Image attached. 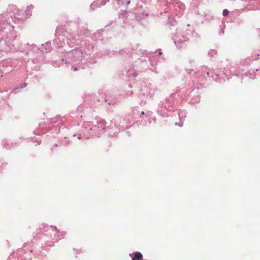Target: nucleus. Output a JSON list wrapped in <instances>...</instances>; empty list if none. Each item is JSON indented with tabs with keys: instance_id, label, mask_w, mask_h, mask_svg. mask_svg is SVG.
Segmentation results:
<instances>
[{
	"instance_id": "1",
	"label": "nucleus",
	"mask_w": 260,
	"mask_h": 260,
	"mask_svg": "<svg viewBox=\"0 0 260 260\" xmlns=\"http://www.w3.org/2000/svg\"><path fill=\"white\" fill-rule=\"evenodd\" d=\"M12 21L11 16L6 14L0 15V31L6 37L8 41H14L17 36L14 26L11 24Z\"/></svg>"
},
{
	"instance_id": "2",
	"label": "nucleus",
	"mask_w": 260,
	"mask_h": 260,
	"mask_svg": "<svg viewBox=\"0 0 260 260\" xmlns=\"http://www.w3.org/2000/svg\"><path fill=\"white\" fill-rule=\"evenodd\" d=\"M175 96V94H171L169 98L160 102L156 109L159 115L162 117H167L169 116V112L174 110L173 106Z\"/></svg>"
},
{
	"instance_id": "3",
	"label": "nucleus",
	"mask_w": 260,
	"mask_h": 260,
	"mask_svg": "<svg viewBox=\"0 0 260 260\" xmlns=\"http://www.w3.org/2000/svg\"><path fill=\"white\" fill-rule=\"evenodd\" d=\"M106 122L104 120H99L96 121V124L94 125L92 127L91 126L89 122H87L82 126V134H80L78 137L79 139L84 138V139H88L90 138V135L91 133L95 131L96 128H101L102 130L107 128L106 126Z\"/></svg>"
},
{
	"instance_id": "4",
	"label": "nucleus",
	"mask_w": 260,
	"mask_h": 260,
	"mask_svg": "<svg viewBox=\"0 0 260 260\" xmlns=\"http://www.w3.org/2000/svg\"><path fill=\"white\" fill-rule=\"evenodd\" d=\"M63 27L61 26H57L56 28L55 35L57 38L54 40V43L59 48L63 47V44H65V39L62 38V37H66L67 40L70 39L69 38L70 35L67 31H63Z\"/></svg>"
},
{
	"instance_id": "5",
	"label": "nucleus",
	"mask_w": 260,
	"mask_h": 260,
	"mask_svg": "<svg viewBox=\"0 0 260 260\" xmlns=\"http://www.w3.org/2000/svg\"><path fill=\"white\" fill-rule=\"evenodd\" d=\"M66 58H71V60L76 63H79L82 60V52L79 48H75L68 52Z\"/></svg>"
},
{
	"instance_id": "6",
	"label": "nucleus",
	"mask_w": 260,
	"mask_h": 260,
	"mask_svg": "<svg viewBox=\"0 0 260 260\" xmlns=\"http://www.w3.org/2000/svg\"><path fill=\"white\" fill-rule=\"evenodd\" d=\"M182 32L181 29H177V32L173 38L174 42L178 48H180L182 43L188 40V37Z\"/></svg>"
},
{
	"instance_id": "7",
	"label": "nucleus",
	"mask_w": 260,
	"mask_h": 260,
	"mask_svg": "<svg viewBox=\"0 0 260 260\" xmlns=\"http://www.w3.org/2000/svg\"><path fill=\"white\" fill-rule=\"evenodd\" d=\"M12 41H8V39H0V52H8L14 48Z\"/></svg>"
},
{
	"instance_id": "8",
	"label": "nucleus",
	"mask_w": 260,
	"mask_h": 260,
	"mask_svg": "<svg viewBox=\"0 0 260 260\" xmlns=\"http://www.w3.org/2000/svg\"><path fill=\"white\" fill-rule=\"evenodd\" d=\"M50 228L52 229V231L55 232L54 236L55 237L56 236L59 237L58 238L55 239L56 242H57L58 240H60L61 238H63V236L66 234V232H60L56 226L51 225L50 226Z\"/></svg>"
},
{
	"instance_id": "9",
	"label": "nucleus",
	"mask_w": 260,
	"mask_h": 260,
	"mask_svg": "<svg viewBox=\"0 0 260 260\" xmlns=\"http://www.w3.org/2000/svg\"><path fill=\"white\" fill-rule=\"evenodd\" d=\"M136 9L137 11L136 16V18L137 19H144L145 17H146L148 15V13L146 10H143L142 12H139L138 10V6L136 7Z\"/></svg>"
},
{
	"instance_id": "10",
	"label": "nucleus",
	"mask_w": 260,
	"mask_h": 260,
	"mask_svg": "<svg viewBox=\"0 0 260 260\" xmlns=\"http://www.w3.org/2000/svg\"><path fill=\"white\" fill-rule=\"evenodd\" d=\"M131 0H118L117 4L127 8V6L131 4Z\"/></svg>"
},
{
	"instance_id": "11",
	"label": "nucleus",
	"mask_w": 260,
	"mask_h": 260,
	"mask_svg": "<svg viewBox=\"0 0 260 260\" xmlns=\"http://www.w3.org/2000/svg\"><path fill=\"white\" fill-rule=\"evenodd\" d=\"M143 258V255L140 252H136L134 254V256L132 257V260H142Z\"/></svg>"
},
{
	"instance_id": "12",
	"label": "nucleus",
	"mask_w": 260,
	"mask_h": 260,
	"mask_svg": "<svg viewBox=\"0 0 260 260\" xmlns=\"http://www.w3.org/2000/svg\"><path fill=\"white\" fill-rule=\"evenodd\" d=\"M103 31V30H102V29L98 30V32L94 34V36L92 37V39L95 40H102L103 38L101 36V33Z\"/></svg>"
},
{
	"instance_id": "13",
	"label": "nucleus",
	"mask_w": 260,
	"mask_h": 260,
	"mask_svg": "<svg viewBox=\"0 0 260 260\" xmlns=\"http://www.w3.org/2000/svg\"><path fill=\"white\" fill-rule=\"evenodd\" d=\"M100 7L99 1L95 0L90 6L91 10H94L95 8Z\"/></svg>"
},
{
	"instance_id": "14",
	"label": "nucleus",
	"mask_w": 260,
	"mask_h": 260,
	"mask_svg": "<svg viewBox=\"0 0 260 260\" xmlns=\"http://www.w3.org/2000/svg\"><path fill=\"white\" fill-rule=\"evenodd\" d=\"M178 114V116H179V117L180 119L181 120H182V119H183L185 117L186 114V112L184 110H180L179 111Z\"/></svg>"
},
{
	"instance_id": "15",
	"label": "nucleus",
	"mask_w": 260,
	"mask_h": 260,
	"mask_svg": "<svg viewBox=\"0 0 260 260\" xmlns=\"http://www.w3.org/2000/svg\"><path fill=\"white\" fill-rule=\"evenodd\" d=\"M32 6H29L28 7H27V9L25 12V15L27 17H29L30 16H31V10L32 9Z\"/></svg>"
},
{
	"instance_id": "16",
	"label": "nucleus",
	"mask_w": 260,
	"mask_h": 260,
	"mask_svg": "<svg viewBox=\"0 0 260 260\" xmlns=\"http://www.w3.org/2000/svg\"><path fill=\"white\" fill-rule=\"evenodd\" d=\"M2 144L3 146L6 148V149H10V146H9V141L8 140H4L2 141Z\"/></svg>"
},
{
	"instance_id": "17",
	"label": "nucleus",
	"mask_w": 260,
	"mask_h": 260,
	"mask_svg": "<svg viewBox=\"0 0 260 260\" xmlns=\"http://www.w3.org/2000/svg\"><path fill=\"white\" fill-rule=\"evenodd\" d=\"M217 53V51L215 50H210L209 51L208 54L210 56H213Z\"/></svg>"
},
{
	"instance_id": "18",
	"label": "nucleus",
	"mask_w": 260,
	"mask_h": 260,
	"mask_svg": "<svg viewBox=\"0 0 260 260\" xmlns=\"http://www.w3.org/2000/svg\"><path fill=\"white\" fill-rule=\"evenodd\" d=\"M200 97H199V96H197L195 99H192L191 100V102L193 104H195V103H198L200 102Z\"/></svg>"
},
{
	"instance_id": "19",
	"label": "nucleus",
	"mask_w": 260,
	"mask_h": 260,
	"mask_svg": "<svg viewBox=\"0 0 260 260\" xmlns=\"http://www.w3.org/2000/svg\"><path fill=\"white\" fill-rule=\"evenodd\" d=\"M229 14V11L227 9H224L222 12V15L223 16H227Z\"/></svg>"
},
{
	"instance_id": "20",
	"label": "nucleus",
	"mask_w": 260,
	"mask_h": 260,
	"mask_svg": "<svg viewBox=\"0 0 260 260\" xmlns=\"http://www.w3.org/2000/svg\"><path fill=\"white\" fill-rule=\"evenodd\" d=\"M32 141L35 142V141L34 140H32ZM35 142L37 143V144H36V145L37 146L41 144V141L40 140H36Z\"/></svg>"
},
{
	"instance_id": "21",
	"label": "nucleus",
	"mask_w": 260,
	"mask_h": 260,
	"mask_svg": "<svg viewBox=\"0 0 260 260\" xmlns=\"http://www.w3.org/2000/svg\"><path fill=\"white\" fill-rule=\"evenodd\" d=\"M178 4H179V7L180 9H182L183 7V5L182 3H181V2H178L177 3Z\"/></svg>"
},
{
	"instance_id": "22",
	"label": "nucleus",
	"mask_w": 260,
	"mask_h": 260,
	"mask_svg": "<svg viewBox=\"0 0 260 260\" xmlns=\"http://www.w3.org/2000/svg\"><path fill=\"white\" fill-rule=\"evenodd\" d=\"M27 84L25 83H23L20 86V88H23L26 86Z\"/></svg>"
},
{
	"instance_id": "23",
	"label": "nucleus",
	"mask_w": 260,
	"mask_h": 260,
	"mask_svg": "<svg viewBox=\"0 0 260 260\" xmlns=\"http://www.w3.org/2000/svg\"><path fill=\"white\" fill-rule=\"evenodd\" d=\"M117 53H118L117 51H113V52H112V54H117Z\"/></svg>"
},
{
	"instance_id": "24",
	"label": "nucleus",
	"mask_w": 260,
	"mask_h": 260,
	"mask_svg": "<svg viewBox=\"0 0 260 260\" xmlns=\"http://www.w3.org/2000/svg\"><path fill=\"white\" fill-rule=\"evenodd\" d=\"M73 70L75 71H76L78 70V67H74L73 68Z\"/></svg>"
},
{
	"instance_id": "25",
	"label": "nucleus",
	"mask_w": 260,
	"mask_h": 260,
	"mask_svg": "<svg viewBox=\"0 0 260 260\" xmlns=\"http://www.w3.org/2000/svg\"><path fill=\"white\" fill-rule=\"evenodd\" d=\"M162 54V52L161 51V50H158V55H161Z\"/></svg>"
},
{
	"instance_id": "26",
	"label": "nucleus",
	"mask_w": 260,
	"mask_h": 260,
	"mask_svg": "<svg viewBox=\"0 0 260 260\" xmlns=\"http://www.w3.org/2000/svg\"><path fill=\"white\" fill-rule=\"evenodd\" d=\"M233 76H238V74H237V73H234H234H233Z\"/></svg>"
},
{
	"instance_id": "27",
	"label": "nucleus",
	"mask_w": 260,
	"mask_h": 260,
	"mask_svg": "<svg viewBox=\"0 0 260 260\" xmlns=\"http://www.w3.org/2000/svg\"><path fill=\"white\" fill-rule=\"evenodd\" d=\"M56 122H57V121H53V120L51 121V123H56Z\"/></svg>"
},
{
	"instance_id": "28",
	"label": "nucleus",
	"mask_w": 260,
	"mask_h": 260,
	"mask_svg": "<svg viewBox=\"0 0 260 260\" xmlns=\"http://www.w3.org/2000/svg\"><path fill=\"white\" fill-rule=\"evenodd\" d=\"M133 76H134L135 77H136L137 76V74H136L135 73H134L133 74Z\"/></svg>"
},
{
	"instance_id": "29",
	"label": "nucleus",
	"mask_w": 260,
	"mask_h": 260,
	"mask_svg": "<svg viewBox=\"0 0 260 260\" xmlns=\"http://www.w3.org/2000/svg\"><path fill=\"white\" fill-rule=\"evenodd\" d=\"M143 103L145 104V102H143V100H142V101H141V104L142 105Z\"/></svg>"
},
{
	"instance_id": "30",
	"label": "nucleus",
	"mask_w": 260,
	"mask_h": 260,
	"mask_svg": "<svg viewBox=\"0 0 260 260\" xmlns=\"http://www.w3.org/2000/svg\"><path fill=\"white\" fill-rule=\"evenodd\" d=\"M182 125H183V123H179V125L180 126H182Z\"/></svg>"
},
{
	"instance_id": "31",
	"label": "nucleus",
	"mask_w": 260,
	"mask_h": 260,
	"mask_svg": "<svg viewBox=\"0 0 260 260\" xmlns=\"http://www.w3.org/2000/svg\"><path fill=\"white\" fill-rule=\"evenodd\" d=\"M95 134L98 136L100 134V133L99 132H98V133L95 132Z\"/></svg>"
},
{
	"instance_id": "32",
	"label": "nucleus",
	"mask_w": 260,
	"mask_h": 260,
	"mask_svg": "<svg viewBox=\"0 0 260 260\" xmlns=\"http://www.w3.org/2000/svg\"><path fill=\"white\" fill-rule=\"evenodd\" d=\"M69 60L66 61V62H65V63H69Z\"/></svg>"
},
{
	"instance_id": "33",
	"label": "nucleus",
	"mask_w": 260,
	"mask_h": 260,
	"mask_svg": "<svg viewBox=\"0 0 260 260\" xmlns=\"http://www.w3.org/2000/svg\"><path fill=\"white\" fill-rule=\"evenodd\" d=\"M54 146H56V147H57V146H58V144H55L54 145Z\"/></svg>"
},
{
	"instance_id": "34",
	"label": "nucleus",
	"mask_w": 260,
	"mask_h": 260,
	"mask_svg": "<svg viewBox=\"0 0 260 260\" xmlns=\"http://www.w3.org/2000/svg\"><path fill=\"white\" fill-rule=\"evenodd\" d=\"M141 114H144V111H142V112H141Z\"/></svg>"
},
{
	"instance_id": "35",
	"label": "nucleus",
	"mask_w": 260,
	"mask_h": 260,
	"mask_svg": "<svg viewBox=\"0 0 260 260\" xmlns=\"http://www.w3.org/2000/svg\"><path fill=\"white\" fill-rule=\"evenodd\" d=\"M149 95H150V93L149 94H146V96H148Z\"/></svg>"
},
{
	"instance_id": "36",
	"label": "nucleus",
	"mask_w": 260,
	"mask_h": 260,
	"mask_svg": "<svg viewBox=\"0 0 260 260\" xmlns=\"http://www.w3.org/2000/svg\"><path fill=\"white\" fill-rule=\"evenodd\" d=\"M207 75H209V73L208 72H207Z\"/></svg>"
},
{
	"instance_id": "37",
	"label": "nucleus",
	"mask_w": 260,
	"mask_h": 260,
	"mask_svg": "<svg viewBox=\"0 0 260 260\" xmlns=\"http://www.w3.org/2000/svg\"><path fill=\"white\" fill-rule=\"evenodd\" d=\"M46 45H49V43L48 42L46 43Z\"/></svg>"
},
{
	"instance_id": "38",
	"label": "nucleus",
	"mask_w": 260,
	"mask_h": 260,
	"mask_svg": "<svg viewBox=\"0 0 260 260\" xmlns=\"http://www.w3.org/2000/svg\"><path fill=\"white\" fill-rule=\"evenodd\" d=\"M36 133H37L36 131H35V135H38Z\"/></svg>"
},
{
	"instance_id": "39",
	"label": "nucleus",
	"mask_w": 260,
	"mask_h": 260,
	"mask_svg": "<svg viewBox=\"0 0 260 260\" xmlns=\"http://www.w3.org/2000/svg\"><path fill=\"white\" fill-rule=\"evenodd\" d=\"M64 58H62V59H61V60H62V61H63V60H64Z\"/></svg>"
},
{
	"instance_id": "40",
	"label": "nucleus",
	"mask_w": 260,
	"mask_h": 260,
	"mask_svg": "<svg viewBox=\"0 0 260 260\" xmlns=\"http://www.w3.org/2000/svg\"><path fill=\"white\" fill-rule=\"evenodd\" d=\"M120 52H121V50H119V52H118V53H120Z\"/></svg>"
},
{
	"instance_id": "41",
	"label": "nucleus",
	"mask_w": 260,
	"mask_h": 260,
	"mask_svg": "<svg viewBox=\"0 0 260 260\" xmlns=\"http://www.w3.org/2000/svg\"><path fill=\"white\" fill-rule=\"evenodd\" d=\"M115 1L117 2V3L118 2V0H115Z\"/></svg>"
}]
</instances>
